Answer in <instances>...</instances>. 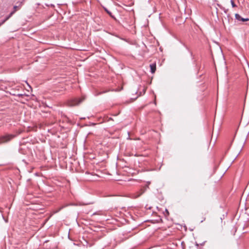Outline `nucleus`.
<instances>
[{
    "mask_svg": "<svg viewBox=\"0 0 249 249\" xmlns=\"http://www.w3.org/2000/svg\"><path fill=\"white\" fill-rule=\"evenodd\" d=\"M150 71L152 73H154L156 71V63H153L150 65Z\"/></svg>",
    "mask_w": 249,
    "mask_h": 249,
    "instance_id": "obj_6",
    "label": "nucleus"
},
{
    "mask_svg": "<svg viewBox=\"0 0 249 249\" xmlns=\"http://www.w3.org/2000/svg\"><path fill=\"white\" fill-rule=\"evenodd\" d=\"M17 89H16V91H17V90H19V88H20V87H17Z\"/></svg>",
    "mask_w": 249,
    "mask_h": 249,
    "instance_id": "obj_14",
    "label": "nucleus"
},
{
    "mask_svg": "<svg viewBox=\"0 0 249 249\" xmlns=\"http://www.w3.org/2000/svg\"><path fill=\"white\" fill-rule=\"evenodd\" d=\"M13 14L14 12H11L9 15L6 16L5 19L0 22V26H1L3 24H4L7 20H8L13 16Z\"/></svg>",
    "mask_w": 249,
    "mask_h": 249,
    "instance_id": "obj_4",
    "label": "nucleus"
},
{
    "mask_svg": "<svg viewBox=\"0 0 249 249\" xmlns=\"http://www.w3.org/2000/svg\"><path fill=\"white\" fill-rule=\"evenodd\" d=\"M143 91H144V93L145 92V89H144Z\"/></svg>",
    "mask_w": 249,
    "mask_h": 249,
    "instance_id": "obj_17",
    "label": "nucleus"
},
{
    "mask_svg": "<svg viewBox=\"0 0 249 249\" xmlns=\"http://www.w3.org/2000/svg\"><path fill=\"white\" fill-rule=\"evenodd\" d=\"M105 11L113 18L115 19V18L112 15V13L108 10L107 8H105Z\"/></svg>",
    "mask_w": 249,
    "mask_h": 249,
    "instance_id": "obj_7",
    "label": "nucleus"
},
{
    "mask_svg": "<svg viewBox=\"0 0 249 249\" xmlns=\"http://www.w3.org/2000/svg\"><path fill=\"white\" fill-rule=\"evenodd\" d=\"M90 124H93V125H94V124H99L92 123H91Z\"/></svg>",
    "mask_w": 249,
    "mask_h": 249,
    "instance_id": "obj_13",
    "label": "nucleus"
},
{
    "mask_svg": "<svg viewBox=\"0 0 249 249\" xmlns=\"http://www.w3.org/2000/svg\"><path fill=\"white\" fill-rule=\"evenodd\" d=\"M235 18L236 19H237L239 21H249V18H242L239 14H236L235 15Z\"/></svg>",
    "mask_w": 249,
    "mask_h": 249,
    "instance_id": "obj_5",
    "label": "nucleus"
},
{
    "mask_svg": "<svg viewBox=\"0 0 249 249\" xmlns=\"http://www.w3.org/2000/svg\"><path fill=\"white\" fill-rule=\"evenodd\" d=\"M17 95L18 97H22L23 96V94L17 93Z\"/></svg>",
    "mask_w": 249,
    "mask_h": 249,
    "instance_id": "obj_12",
    "label": "nucleus"
},
{
    "mask_svg": "<svg viewBox=\"0 0 249 249\" xmlns=\"http://www.w3.org/2000/svg\"><path fill=\"white\" fill-rule=\"evenodd\" d=\"M247 131H249V129H248Z\"/></svg>",
    "mask_w": 249,
    "mask_h": 249,
    "instance_id": "obj_18",
    "label": "nucleus"
},
{
    "mask_svg": "<svg viewBox=\"0 0 249 249\" xmlns=\"http://www.w3.org/2000/svg\"><path fill=\"white\" fill-rule=\"evenodd\" d=\"M10 93L11 95H17V94L16 90H15L14 89H12Z\"/></svg>",
    "mask_w": 249,
    "mask_h": 249,
    "instance_id": "obj_8",
    "label": "nucleus"
},
{
    "mask_svg": "<svg viewBox=\"0 0 249 249\" xmlns=\"http://www.w3.org/2000/svg\"><path fill=\"white\" fill-rule=\"evenodd\" d=\"M166 211L167 212V213H168V214H169V212H168V211H167V210H166Z\"/></svg>",
    "mask_w": 249,
    "mask_h": 249,
    "instance_id": "obj_16",
    "label": "nucleus"
},
{
    "mask_svg": "<svg viewBox=\"0 0 249 249\" xmlns=\"http://www.w3.org/2000/svg\"><path fill=\"white\" fill-rule=\"evenodd\" d=\"M87 204H89V203L85 204V205H87ZM85 205V204H81V203H80V204H79V205Z\"/></svg>",
    "mask_w": 249,
    "mask_h": 249,
    "instance_id": "obj_15",
    "label": "nucleus"
},
{
    "mask_svg": "<svg viewBox=\"0 0 249 249\" xmlns=\"http://www.w3.org/2000/svg\"><path fill=\"white\" fill-rule=\"evenodd\" d=\"M37 125H30L25 128V127L19 128L16 131V134H5V135L0 136V144L8 142L12 140L13 139L17 137L18 135L22 133L23 132L26 130L27 131H36L37 129Z\"/></svg>",
    "mask_w": 249,
    "mask_h": 249,
    "instance_id": "obj_1",
    "label": "nucleus"
},
{
    "mask_svg": "<svg viewBox=\"0 0 249 249\" xmlns=\"http://www.w3.org/2000/svg\"><path fill=\"white\" fill-rule=\"evenodd\" d=\"M65 206H62L58 210L55 211L54 213H57L58 212H59L61 210H62L63 208H64Z\"/></svg>",
    "mask_w": 249,
    "mask_h": 249,
    "instance_id": "obj_11",
    "label": "nucleus"
},
{
    "mask_svg": "<svg viewBox=\"0 0 249 249\" xmlns=\"http://www.w3.org/2000/svg\"><path fill=\"white\" fill-rule=\"evenodd\" d=\"M18 9V6H14V10L12 12H14V14L17 11Z\"/></svg>",
    "mask_w": 249,
    "mask_h": 249,
    "instance_id": "obj_9",
    "label": "nucleus"
},
{
    "mask_svg": "<svg viewBox=\"0 0 249 249\" xmlns=\"http://www.w3.org/2000/svg\"><path fill=\"white\" fill-rule=\"evenodd\" d=\"M150 184V182H147V184L144 186H142L140 189L136 191V192L131 194L132 198H137L141 196L148 188V186Z\"/></svg>",
    "mask_w": 249,
    "mask_h": 249,
    "instance_id": "obj_2",
    "label": "nucleus"
},
{
    "mask_svg": "<svg viewBox=\"0 0 249 249\" xmlns=\"http://www.w3.org/2000/svg\"><path fill=\"white\" fill-rule=\"evenodd\" d=\"M85 100L84 97H82L81 98H74L72 99L71 101V106H76L80 104L83 101Z\"/></svg>",
    "mask_w": 249,
    "mask_h": 249,
    "instance_id": "obj_3",
    "label": "nucleus"
},
{
    "mask_svg": "<svg viewBox=\"0 0 249 249\" xmlns=\"http://www.w3.org/2000/svg\"><path fill=\"white\" fill-rule=\"evenodd\" d=\"M231 4L232 6L233 7H236V5H235V4L234 3V1H233V0H231Z\"/></svg>",
    "mask_w": 249,
    "mask_h": 249,
    "instance_id": "obj_10",
    "label": "nucleus"
}]
</instances>
